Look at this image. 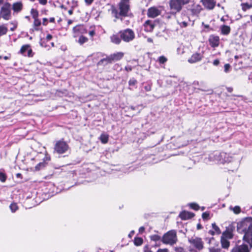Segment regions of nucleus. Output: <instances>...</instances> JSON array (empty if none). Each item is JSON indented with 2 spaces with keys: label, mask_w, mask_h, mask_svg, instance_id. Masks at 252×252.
<instances>
[{
  "label": "nucleus",
  "mask_w": 252,
  "mask_h": 252,
  "mask_svg": "<svg viewBox=\"0 0 252 252\" xmlns=\"http://www.w3.org/2000/svg\"><path fill=\"white\" fill-rule=\"evenodd\" d=\"M111 13L116 19H120L121 21H123L125 17L131 16L129 0H121L118 7L114 6L111 7Z\"/></svg>",
  "instance_id": "f257e3e1"
},
{
  "label": "nucleus",
  "mask_w": 252,
  "mask_h": 252,
  "mask_svg": "<svg viewBox=\"0 0 252 252\" xmlns=\"http://www.w3.org/2000/svg\"><path fill=\"white\" fill-rule=\"evenodd\" d=\"M237 231L239 233H244L243 241L246 242L252 238V218L247 217L237 223Z\"/></svg>",
  "instance_id": "f03ea898"
},
{
  "label": "nucleus",
  "mask_w": 252,
  "mask_h": 252,
  "mask_svg": "<svg viewBox=\"0 0 252 252\" xmlns=\"http://www.w3.org/2000/svg\"><path fill=\"white\" fill-rule=\"evenodd\" d=\"M191 0H170L169 4L173 13L180 12L185 4L189 3Z\"/></svg>",
  "instance_id": "7ed1b4c3"
},
{
  "label": "nucleus",
  "mask_w": 252,
  "mask_h": 252,
  "mask_svg": "<svg viewBox=\"0 0 252 252\" xmlns=\"http://www.w3.org/2000/svg\"><path fill=\"white\" fill-rule=\"evenodd\" d=\"M177 241L176 232L174 230H170L164 234L162 238V242L165 244L173 245Z\"/></svg>",
  "instance_id": "20e7f679"
},
{
  "label": "nucleus",
  "mask_w": 252,
  "mask_h": 252,
  "mask_svg": "<svg viewBox=\"0 0 252 252\" xmlns=\"http://www.w3.org/2000/svg\"><path fill=\"white\" fill-rule=\"evenodd\" d=\"M226 155V153L224 152H219L218 151L214 152L209 155L207 158L208 160L206 161L210 162H215L218 164H224L225 163V160L220 159V157H224ZM207 159V158H206Z\"/></svg>",
  "instance_id": "39448f33"
},
{
  "label": "nucleus",
  "mask_w": 252,
  "mask_h": 252,
  "mask_svg": "<svg viewBox=\"0 0 252 252\" xmlns=\"http://www.w3.org/2000/svg\"><path fill=\"white\" fill-rule=\"evenodd\" d=\"M11 4L5 2L0 9V16L5 20H9L11 18Z\"/></svg>",
  "instance_id": "423d86ee"
},
{
  "label": "nucleus",
  "mask_w": 252,
  "mask_h": 252,
  "mask_svg": "<svg viewBox=\"0 0 252 252\" xmlns=\"http://www.w3.org/2000/svg\"><path fill=\"white\" fill-rule=\"evenodd\" d=\"M119 34L122 40L126 42H129L135 38V33L130 29L120 31L119 32Z\"/></svg>",
  "instance_id": "0eeeda50"
},
{
  "label": "nucleus",
  "mask_w": 252,
  "mask_h": 252,
  "mask_svg": "<svg viewBox=\"0 0 252 252\" xmlns=\"http://www.w3.org/2000/svg\"><path fill=\"white\" fill-rule=\"evenodd\" d=\"M189 244L198 251L202 250L204 248V242L201 238L193 236L188 239Z\"/></svg>",
  "instance_id": "6e6552de"
},
{
  "label": "nucleus",
  "mask_w": 252,
  "mask_h": 252,
  "mask_svg": "<svg viewBox=\"0 0 252 252\" xmlns=\"http://www.w3.org/2000/svg\"><path fill=\"white\" fill-rule=\"evenodd\" d=\"M68 144L63 140H59L56 142L54 147V152L59 154L65 153L68 149Z\"/></svg>",
  "instance_id": "1a4fd4ad"
},
{
  "label": "nucleus",
  "mask_w": 252,
  "mask_h": 252,
  "mask_svg": "<svg viewBox=\"0 0 252 252\" xmlns=\"http://www.w3.org/2000/svg\"><path fill=\"white\" fill-rule=\"evenodd\" d=\"M252 248V241L250 244H248L247 242H245L243 241V243L240 245H237L234 247L231 251L230 252H250Z\"/></svg>",
  "instance_id": "9d476101"
},
{
  "label": "nucleus",
  "mask_w": 252,
  "mask_h": 252,
  "mask_svg": "<svg viewBox=\"0 0 252 252\" xmlns=\"http://www.w3.org/2000/svg\"><path fill=\"white\" fill-rule=\"evenodd\" d=\"M27 51V56L29 57H32L33 56V54L32 53V49L31 48V46L29 44H25V45H23L21 47L19 53L25 56L26 53Z\"/></svg>",
  "instance_id": "9b49d317"
},
{
  "label": "nucleus",
  "mask_w": 252,
  "mask_h": 252,
  "mask_svg": "<svg viewBox=\"0 0 252 252\" xmlns=\"http://www.w3.org/2000/svg\"><path fill=\"white\" fill-rule=\"evenodd\" d=\"M201 2L204 8L208 10H213L216 4L215 0H201Z\"/></svg>",
  "instance_id": "f8f14e48"
},
{
  "label": "nucleus",
  "mask_w": 252,
  "mask_h": 252,
  "mask_svg": "<svg viewBox=\"0 0 252 252\" xmlns=\"http://www.w3.org/2000/svg\"><path fill=\"white\" fill-rule=\"evenodd\" d=\"M220 39L219 36L214 34L211 35L209 38V42L210 46L213 48H216L220 44Z\"/></svg>",
  "instance_id": "ddd939ff"
},
{
  "label": "nucleus",
  "mask_w": 252,
  "mask_h": 252,
  "mask_svg": "<svg viewBox=\"0 0 252 252\" xmlns=\"http://www.w3.org/2000/svg\"><path fill=\"white\" fill-rule=\"evenodd\" d=\"M161 11L157 7H152L148 9L147 15L149 17L155 18L160 15Z\"/></svg>",
  "instance_id": "4468645a"
},
{
  "label": "nucleus",
  "mask_w": 252,
  "mask_h": 252,
  "mask_svg": "<svg viewBox=\"0 0 252 252\" xmlns=\"http://www.w3.org/2000/svg\"><path fill=\"white\" fill-rule=\"evenodd\" d=\"M203 57L202 54L195 53L192 55L191 57L188 59L189 63H194L200 61Z\"/></svg>",
  "instance_id": "2eb2a0df"
},
{
  "label": "nucleus",
  "mask_w": 252,
  "mask_h": 252,
  "mask_svg": "<svg viewBox=\"0 0 252 252\" xmlns=\"http://www.w3.org/2000/svg\"><path fill=\"white\" fill-rule=\"evenodd\" d=\"M73 31L75 35H78L79 34H84L87 32V30L83 25H79L74 27L73 29Z\"/></svg>",
  "instance_id": "dca6fc26"
},
{
  "label": "nucleus",
  "mask_w": 252,
  "mask_h": 252,
  "mask_svg": "<svg viewBox=\"0 0 252 252\" xmlns=\"http://www.w3.org/2000/svg\"><path fill=\"white\" fill-rule=\"evenodd\" d=\"M111 63L113 62L118 61L120 60L124 57V53L122 52H117L111 54L108 56Z\"/></svg>",
  "instance_id": "f3484780"
},
{
  "label": "nucleus",
  "mask_w": 252,
  "mask_h": 252,
  "mask_svg": "<svg viewBox=\"0 0 252 252\" xmlns=\"http://www.w3.org/2000/svg\"><path fill=\"white\" fill-rule=\"evenodd\" d=\"M109 63H111L110 60L108 56L105 55V57H103L97 62V66H105Z\"/></svg>",
  "instance_id": "a211bd4d"
},
{
  "label": "nucleus",
  "mask_w": 252,
  "mask_h": 252,
  "mask_svg": "<svg viewBox=\"0 0 252 252\" xmlns=\"http://www.w3.org/2000/svg\"><path fill=\"white\" fill-rule=\"evenodd\" d=\"M144 30L147 32H151L153 31L154 27L155 24L151 20L146 21L144 24Z\"/></svg>",
  "instance_id": "6ab92c4d"
},
{
  "label": "nucleus",
  "mask_w": 252,
  "mask_h": 252,
  "mask_svg": "<svg viewBox=\"0 0 252 252\" xmlns=\"http://www.w3.org/2000/svg\"><path fill=\"white\" fill-rule=\"evenodd\" d=\"M23 8V4L21 1H18L13 3L12 9L14 12L19 13Z\"/></svg>",
  "instance_id": "aec40b11"
},
{
  "label": "nucleus",
  "mask_w": 252,
  "mask_h": 252,
  "mask_svg": "<svg viewBox=\"0 0 252 252\" xmlns=\"http://www.w3.org/2000/svg\"><path fill=\"white\" fill-rule=\"evenodd\" d=\"M194 216V214L187 211H183L179 214V217L182 220H186L191 219Z\"/></svg>",
  "instance_id": "412c9836"
},
{
  "label": "nucleus",
  "mask_w": 252,
  "mask_h": 252,
  "mask_svg": "<svg viewBox=\"0 0 252 252\" xmlns=\"http://www.w3.org/2000/svg\"><path fill=\"white\" fill-rule=\"evenodd\" d=\"M202 9H203L200 5L196 4L193 5L190 11L192 15L197 16Z\"/></svg>",
  "instance_id": "4be33fe9"
},
{
  "label": "nucleus",
  "mask_w": 252,
  "mask_h": 252,
  "mask_svg": "<svg viewBox=\"0 0 252 252\" xmlns=\"http://www.w3.org/2000/svg\"><path fill=\"white\" fill-rule=\"evenodd\" d=\"M111 41L116 44H120L121 42L122 39L120 36V34H113L110 37Z\"/></svg>",
  "instance_id": "5701e85b"
},
{
  "label": "nucleus",
  "mask_w": 252,
  "mask_h": 252,
  "mask_svg": "<svg viewBox=\"0 0 252 252\" xmlns=\"http://www.w3.org/2000/svg\"><path fill=\"white\" fill-rule=\"evenodd\" d=\"M221 33L223 35H228L230 32V28L228 26L222 25L220 27Z\"/></svg>",
  "instance_id": "b1692460"
},
{
  "label": "nucleus",
  "mask_w": 252,
  "mask_h": 252,
  "mask_svg": "<svg viewBox=\"0 0 252 252\" xmlns=\"http://www.w3.org/2000/svg\"><path fill=\"white\" fill-rule=\"evenodd\" d=\"M105 54H104L103 53H101V52H97L96 53H94L92 55V56L93 57V60L94 62L95 60H96V61L98 60H100L103 57H105Z\"/></svg>",
  "instance_id": "393cba45"
},
{
  "label": "nucleus",
  "mask_w": 252,
  "mask_h": 252,
  "mask_svg": "<svg viewBox=\"0 0 252 252\" xmlns=\"http://www.w3.org/2000/svg\"><path fill=\"white\" fill-rule=\"evenodd\" d=\"M221 244L222 248L227 249L229 247L230 242L227 239L222 237L221 239Z\"/></svg>",
  "instance_id": "a878e982"
},
{
  "label": "nucleus",
  "mask_w": 252,
  "mask_h": 252,
  "mask_svg": "<svg viewBox=\"0 0 252 252\" xmlns=\"http://www.w3.org/2000/svg\"><path fill=\"white\" fill-rule=\"evenodd\" d=\"M8 32V29L5 25L0 26V37L5 35Z\"/></svg>",
  "instance_id": "bb28decb"
},
{
  "label": "nucleus",
  "mask_w": 252,
  "mask_h": 252,
  "mask_svg": "<svg viewBox=\"0 0 252 252\" xmlns=\"http://www.w3.org/2000/svg\"><path fill=\"white\" fill-rule=\"evenodd\" d=\"M41 21L40 20L37 18L36 19H34V22H33V27L34 28V30L35 31H39V27L41 25Z\"/></svg>",
  "instance_id": "cd10ccee"
},
{
  "label": "nucleus",
  "mask_w": 252,
  "mask_h": 252,
  "mask_svg": "<svg viewBox=\"0 0 252 252\" xmlns=\"http://www.w3.org/2000/svg\"><path fill=\"white\" fill-rule=\"evenodd\" d=\"M143 242V239L140 237H135L134 239V244L135 246H141Z\"/></svg>",
  "instance_id": "c85d7f7f"
},
{
  "label": "nucleus",
  "mask_w": 252,
  "mask_h": 252,
  "mask_svg": "<svg viewBox=\"0 0 252 252\" xmlns=\"http://www.w3.org/2000/svg\"><path fill=\"white\" fill-rule=\"evenodd\" d=\"M100 140L102 143H107L108 140V135L106 134H102L100 135Z\"/></svg>",
  "instance_id": "c756f323"
},
{
  "label": "nucleus",
  "mask_w": 252,
  "mask_h": 252,
  "mask_svg": "<svg viewBox=\"0 0 252 252\" xmlns=\"http://www.w3.org/2000/svg\"><path fill=\"white\" fill-rule=\"evenodd\" d=\"M47 164L46 161L43 160L42 162L39 163L35 167L36 170H39L44 168Z\"/></svg>",
  "instance_id": "7c9ffc66"
},
{
  "label": "nucleus",
  "mask_w": 252,
  "mask_h": 252,
  "mask_svg": "<svg viewBox=\"0 0 252 252\" xmlns=\"http://www.w3.org/2000/svg\"><path fill=\"white\" fill-rule=\"evenodd\" d=\"M88 39L86 37L84 36L83 35H81L79 37L78 42L80 45H82L83 44L87 42L88 41Z\"/></svg>",
  "instance_id": "2f4dec72"
},
{
  "label": "nucleus",
  "mask_w": 252,
  "mask_h": 252,
  "mask_svg": "<svg viewBox=\"0 0 252 252\" xmlns=\"http://www.w3.org/2000/svg\"><path fill=\"white\" fill-rule=\"evenodd\" d=\"M9 208L12 213H15L18 209V206L16 203H12L10 204Z\"/></svg>",
  "instance_id": "473e14b6"
},
{
  "label": "nucleus",
  "mask_w": 252,
  "mask_h": 252,
  "mask_svg": "<svg viewBox=\"0 0 252 252\" xmlns=\"http://www.w3.org/2000/svg\"><path fill=\"white\" fill-rule=\"evenodd\" d=\"M241 5H242V10L244 11H246L248 9H249L252 7V5L249 4L248 3H242Z\"/></svg>",
  "instance_id": "72a5a7b5"
},
{
  "label": "nucleus",
  "mask_w": 252,
  "mask_h": 252,
  "mask_svg": "<svg viewBox=\"0 0 252 252\" xmlns=\"http://www.w3.org/2000/svg\"><path fill=\"white\" fill-rule=\"evenodd\" d=\"M212 228L213 229V230L215 232L216 234H220L221 233V231L219 227L215 223H213L212 224Z\"/></svg>",
  "instance_id": "f704fd0d"
},
{
  "label": "nucleus",
  "mask_w": 252,
  "mask_h": 252,
  "mask_svg": "<svg viewBox=\"0 0 252 252\" xmlns=\"http://www.w3.org/2000/svg\"><path fill=\"white\" fill-rule=\"evenodd\" d=\"M31 14L33 19L37 18L38 17V12L37 10L32 8L31 10Z\"/></svg>",
  "instance_id": "c9c22d12"
},
{
  "label": "nucleus",
  "mask_w": 252,
  "mask_h": 252,
  "mask_svg": "<svg viewBox=\"0 0 252 252\" xmlns=\"http://www.w3.org/2000/svg\"><path fill=\"white\" fill-rule=\"evenodd\" d=\"M220 159L225 160V163L229 162L232 161V157H229V155L226 153V155L224 157H222L220 158Z\"/></svg>",
  "instance_id": "e433bc0d"
},
{
  "label": "nucleus",
  "mask_w": 252,
  "mask_h": 252,
  "mask_svg": "<svg viewBox=\"0 0 252 252\" xmlns=\"http://www.w3.org/2000/svg\"><path fill=\"white\" fill-rule=\"evenodd\" d=\"M230 209L233 210V212L236 214H239L241 212V208L238 206H236L234 207L231 206Z\"/></svg>",
  "instance_id": "4c0bfd02"
},
{
  "label": "nucleus",
  "mask_w": 252,
  "mask_h": 252,
  "mask_svg": "<svg viewBox=\"0 0 252 252\" xmlns=\"http://www.w3.org/2000/svg\"><path fill=\"white\" fill-rule=\"evenodd\" d=\"M223 237L228 239H231L233 237L232 233L229 231H225L222 233Z\"/></svg>",
  "instance_id": "58836bf2"
},
{
  "label": "nucleus",
  "mask_w": 252,
  "mask_h": 252,
  "mask_svg": "<svg viewBox=\"0 0 252 252\" xmlns=\"http://www.w3.org/2000/svg\"><path fill=\"white\" fill-rule=\"evenodd\" d=\"M167 61V58L163 56H160L158 59V61L160 63V64H163L164 63H166Z\"/></svg>",
  "instance_id": "ea45409f"
},
{
  "label": "nucleus",
  "mask_w": 252,
  "mask_h": 252,
  "mask_svg": "<svg viewBox=\"0 0 252 252\" xmlns=\"http://www.w3.org/2000/svg\"><path fill=\"white\" fill-rule=\"evenodd\" d=\"M150 239L152 241L157 242V241H159L161 239V237H160V236H159L158 235L155 234V235H151L150 236Z\"/></svg>",
  "instance_id": "a19ab883"
},
{
  "label": "nucleus",
  "mask_w": 252,
  "mask_h": 252,
  "mask_svg": "<svg viewBox=\"0 0 252 252\" xmlns=\"http://www.w3.org/2000/svg\"><path fill=\"white\" fill-rule=\"evenodd\" d=\"M7 178L6 174L2 172H0V181L1 182H5Z\"/></svg>",
  "instance_id": "79ce46f5"
},
{
  "label": "nucleus",
  "mask_w": 252,
  "mask_h": 252,
  "mask_svg": "<svg viewBox=\"0 0 252 252\" xmlns=\"http://www.w3.org/2000/svg\"><path fill=\"white\" fill-rule=\"evenodd\" d=\"M231 69V66L229 63L225 64L224 65V71L225 73H228L230 71Z\"/></svg>",
  "instance_id": "37998d69"
},
{
  "label": "nucleus",
  "mask_w": 252,
  "mask_h": 252,
  "mask_svg": "<svg viewBox=\"0 0 252 252\" xmlns=\"http://www.w3.org/2000/svg\"><path fill=\"white\" fill-rule=\"evenodd\" d=\"M189 206L191 209H192L194 210H198L199 209V205L195 203H190L189 204Z\"/></svg>",
  "instance_id": "c03bdc74"
},
{
  "label": "nucleus",
  "mask_w": 252,
  "mask_h": 252,
  "mask_svg": "<svg viewBox=\"0 0 252 252\" xmlns=\"http://www.w3.org/2000/svg\"><path fill=\"white\" fill-rule=\"evenodd\" d=\"M137 83V81L134 78L130 79L128 81V84L129 86H134Z\"/></svg>",
  "instance_id": "a18cd8bd"
},
{
  "label": "nucleus",
  "mask_w": 252,
  "mask_h": 252,
  "mask_svg": "<svg viewBox=\"0 0 252 252\" xmlns=\"http://www.w3.org/2000/svg\"><path fill=\"white\" fill-rule=\"evenodd\" d=\"M174 250L176 252H187L182 247H175Z\"/></svg>",
  "instance_id": "49530a36"
},
{
  "label": "nucleus",
  "mask_w": 252,
  "mask_h": 252,
  "mask_svg": "<svg viewBox=\"0 0 252 252\" xmlns=\"http://www.w3.org/2000/svg\"><path fill=\"white\" fill-rule=\"evenodd\" d=\"M202 217L203 220H208L209 219V213L208 212H204L202 214Z\"/></svg>",
  "instance_id": "de8ad7c7"
},
{
  "label": "nucleus",
  "mask_w": 252,
  "mask_h": 252,
  "mask_svg": "<svg viewBox=\"0 0 252 252\" xmlns=\"http://www.w3.org/2000/svg\"><path fill=\"white\" fill-rule=\"evenodd\" d=\"M10 24L13 25V28H10V31H12V32L14 31L15 30V29L17 28V23L16 22H10Z\"/></svg>",
  "instance_id": "09e8293b"
},
{
  "label": "nucleus",
  "mask_w": 252,
  "mask_h": 252,
  "mask_svg": "<svg viewBox=\"0 0 252 252\" xmlns=\"http://www.w3.org/2000/svg\"><path fill=\"white\" fill-rule=\"evenodd\" d=\"M144 89L146 92H149L151 90V85L148 84L144 86Z\"/></svg>",
  "instance_id": "8fccbe9b"
},
{
  "label": "nucleus",
  "mask_w": 252,
  "mask_h": 252,
  "mask_svg": "<svg viewBox=\"0 0 252 252\" xmlns=\"http://www.w3.org/2000/svg\"><path fill=\"white\" fill-rule=\"evenodd\" d=\"M209 252H220V250L214 248H211L209 249Z\"/></svg>",
  "instance_id": "3c124183"
},
{
  "label": "nucleus",
  "mask_w": 252,
  "mask_h": 252,
  "mask_svg": "<svg viewBox=\"0 0 252 252\" xmlns=\"http://www.w3.org/2000/svg\"><path fill=\"white\" fill-rule=\"evenodd\" d=\"M178 22L180 24V26L181 27H183V28L186 27H187V26L188 25L187 23L186 22H185V21H183V22H179V21H178Z\"/></svg>",
  "instance_id": "603ef678"
},
{
  "label": "nucleus",
  "mask_w": 252,
  "mask_h": 252,
  "mask_svg": "<svg viewBox=\"0 0 252 252\" xmlns=\"http://www.w3.org/2000/svg\"><path fill=\"white\" fill-rule=\"evenodd\" d=\"M39 43L41 46L43 47H46V45L44 39H41Z\"/></svg>",
  "instance_id": "864d4df0"
},
{
  "label": "nucleus",
  "mask_w": 252,
  "mask_h": 252,
  "mask_svg": "<svg viewBox=\"0 0 252 252\" xmlns=\"http://www.w3.org/2000/svg\"><path fill=\"white\" fill-rule=\"evenodd\" d=\"M39 3L43 5H45L47 3V0H37Z\"/></svg>",
  "instance_id": "5fc2aeb1"
},
{
  "label": "nucleus",
  "mask_w": 252,
  "mask_h": 252,
  "mask_svg": "<svg viewBox=\"0 0 252 252\" xmlns=\"http://www.w3.org/2000/svg\"><path fill=\"white\" fill-rule=\"evenodd\" d=\"M157 252H169L167 249H159Z\"/></svg>",
  "instance_id": "6e6d98bb"
},
{
  "label": "nucleus",
  "mask_w": 252,
  "mask_h": 252,
  "mask_svg": "<svg viewBox=\"0 0 252 252\" xmlns=\"http://www.w3.org/2000/svg\"><path fill=\"white\" fill-rule=\"evenodd\" d=\"M86 3V4L87 5H90L94 0H84Z\"/></svg>",
  "instance_id": "4d7b16f0"
},
{
  "label": "nucleus",
  "mask_w": 252,
  "mask_h": 252,
  "mask_svg": "<svg viewBox=\"0 0 252 252\" xmlns=\"http://www.w3.org/2000/svg\"><path fill=\"white\" fill-rule=\"evenodd\" d=\"M132 69V67L130 65H127L125 67V70L127 71H131Z\"/></svg>",
  "instance_id": "13d9d810"
},
{
  "label": "nucleus",
  "mask_w": 252,
  "mask_h": 252,
  "mask_svg": "<svg viewBox=\"0 0 252 252\" xmlns=\"http://www.w3.org/2000/svg\"><path fill=\"white\" fill-rule=\"evenodd\" d=\"M95 34V32L94 30H92L89 32V34L91 37H93V36Z\"/></svg>",
  "instance_id": "bf43d9fd"
},
{
  "label": "nucleus",
  "mask_w": 252,
  "mask_h": 252,
  "mask_svg": "<svg viewBox=\"0 0 252 252\" xmlns=\"http://www.w3.org/2000/svg\"><path fill=\"white\" fill-rule=\"evenodd\" d=\"M213 63L214 65L217 66L220 63V61L218 59H216L214 61Z\"/></svg>",
  "instance_id": "052dcab7"
},
{
  "label": "nucleus",
  "mask_w": 252,
  "mask_h": 252,
  "mask_svg": "<svg viewBox=\"0 0 252 252\" xmlns=\"http://www.w3.org/2000/svg\"><path fill=\"white\" fill-rule=\"evenodd\" d=\"M145 230V227L144 226H141L139 229V232L140 233H142Z\"/></svg>",
  "instance_id": "680f3d73"
},
{
  "label": "nucleus",
  "mask_w": 252,
  "mask_h": 252,
  "mask_svg": "<svg viewBox=\"0 0 252 252\" xmlns=\"http://www.w3.org/2000/svg\"><path fill=\"white\" fill-rule=\"evenodd\" d=\"M52 38V35L50 34H48L47 36H46V39L47 40V41H49Z\"/></svg>",
  "instance_id": "e2e57ef3"
},
{
  "label": "nucleus",
  "mask_w": 252,
  "mask_h": 252,
  "mask_svg": "<svg viewBox=\"0 0 252 252\" xmlns=\"http://www.w3.org/2000/svg\"><path fill=\"white\" fill-rule=\"evenodd\" d=\"M235 163L236 164V167H235V169L232 170V171H234V170H237V169L238 168V166H239V161H235Z\"/></svg>",
  "instance_id": "0e129e2a"
},
{
  "label": "nucleus",
  "mask_w": 252,
  "mask_h": 252,
  "mask_svg": "<svg viewBox=\"0 0 252 252\" xmlns=\"http://www.w3.org/2000/svg\"><path fill=\"white\" fill-rule=\"evenodd\" d=\"M73 7L72 6L71 7V8L68 10V13L70 15H71L73 14Z\"/></svg>",
  "instance_id": "69168bd1"
},
{
  "label": "nucleus",
  "mask_w": 252,
  "mask_h": 252,
  "mask_svg": "<svg viewBox=\"0 0 252 252\" xmlns=\"http://www.w3.org/2000/svg\"><path fill=\"white\" fill-rule=\"evenodd\" d=\"M47 21H48L47 18H44L43 19V25H44V26L47 25Z\"/></svg>",
  "instance_id": "338daca9"
},
{
  "label": "nucleus",
  "mask_w": 252,
  "mask_h": 252,
  "mask_svg": "<svg viewBox=\"0 0 252 252\" xmlns=\"http://www.w3.org/2000/svg\"><path fill=\"white\" fill-rule=\"evenodd\" d=\"M134 234V230L131 231L128 234V237L129 238H131L133 236Z\"/></svg>",
  "instance_id": "774afa93"
}]
</instances>
